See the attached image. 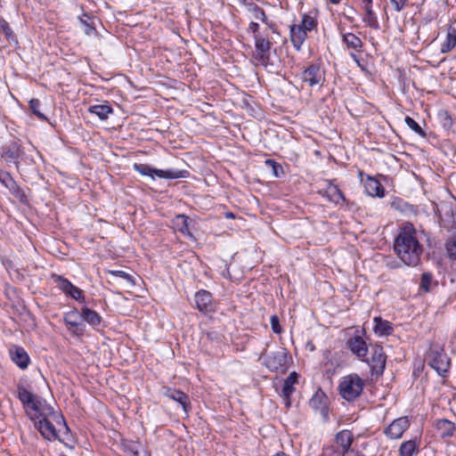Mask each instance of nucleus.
Instances as JSON below:
<instances>
[{
  "label": "nucleus",
  "mask_w": 456,
  "mask_h": 456,
  "mask_svg": "<svg viewBox=\"0 0 456 456\" xmlns=\"http://www.w3.org/2000/svg\"><path fill=\"white\" fill-rule=\"evenodd\" d=\"M374 331L379 336H387L393 332V325L388 321H384L380 317L374 318Z\"/></svg>",
  "instance_id": "29"
},
{
  "label": "nucleus",
  "mask_w": 456,
  "mask_h": 456,
  "mask_svg": "<svg viewBox=\"0 0 456 456\" xmlns=\"http://www.w3.org/2000/svg\"><path fill=\"white\" fill-rule=\"evenodd\" d=\"M405 123L417 134H419V136H421L423 138L426 137L427 134H426L425 131L421 128V126L412 118L407 116L405 118Z\"/></svg>",
  "instance_id": "41"
},
{
  "label": "nucleus",
  "mask_w": 456,
  "mask_h": 456,
  "mask_svg": "<svg viewBox=\"0 0 456 456\" xmlns=\"http://www.w3.org/2000/svg\"><path fill=\"white\" fill-rule=\"evenodd\" d=\"M438 118L444 127L449 128L452 126V117L447 110H439Z\"/></svg>",
  "instance_id": "45"
},
{
  "label": "nucleus",
  "mask_w": 456,
  "mask_h": 456,
  "mask_svg": "<svg viewBox=\"0 0 456 456\" xmlns=\"http://www.w3.org/2000/svg\"><path fill=\"white\" fill-rule=\"evenodd\" d=\"M0 30L3 31L7 39H13V32L9 27L8 22L0 18Z\"/></svg>",
  "instance_id": "47"
},
{
  "label": "nucleus",
  "mask_w": 456,
  "mask_h": 456,
  "mask_svg": "<svg viewBox=\"0 0 456 456\" xmlns=\"http://www.w3.org/2000/svg\"><path fill=\"white\" fill-rule=\"evenodd\" d=\"M410 420L407 417H400L392 421L385 430L384 434L390 439H399L409 428Z\"/></svg>",
  "instance_id": "12"
},
{
  "label": "nucleus",
  "mask_w": 456,
  "mask_h": 456,
  "mask_svg": "<svg viewBox=\"0 0 456 456\" xmlns=\"http://www.w3.org/2000/svg\"><path fill=\"white\" fill-rule=\"evenodd\" d=\"M360 1H361V4L373 2V0H360Z\"/></svg>",
  "instance_id": "63"
},
{
  "label": "nucleus",
  "mask_w": 456,
  "mask_h": 456,
  "mask_svg": "<svg viewBox=\"0 0 456 456\" xmlns=\"http://www.w3.org/2000/svg\"><path fill=\"white\" fill-rule=\"evenodd\" d=\"M330 2L334 4H338L341 2V0H330Z\"/></svg>",
  "instance_id": "61"
},
{
  "label": "nucleus",
  "mask_w": 456,
  "mask_h": 456,
  "mask_svg": "<svg viewBox=\"0 0 456 456\" xmlns=\"http://www.w3.org/2000/svg\"><path fill=\"white\" fill-rule=\"evenodd\" d=\"M67 295L79 302L86 301L83 290L76 287L75 285H72L71 289L69 290Z\"/></svg>",
  "instance_id": "44"
},
{
  "label": "nucleus",
  "mask_w": 456,
  "mask_h": 456,
  "mask_svg": "<svg viewBox=\"0 0 456 456\" xmlns=\"http://www.w3.org/2000/svg\"><path fill=\"white\" fill-rule=\"evenodd\" d=\"M273 456H289V455H288V454H286V453H285V452H281L276 453V454H275V455H273Z\"/></svg>",
  "instance_id": "60"
},
{
  "label": "nucleus",
  "mask_w": 456,
  "mask_h": 456,
  "mask_svg": "<svg viewBox=\"0 0 456 456\" xmlns=\"http://www.w3.org/2000/svg\"><path fill=\"white\" fill-rule=\"evenodd\" d=\"M254 64L264 66L268 72L281 74L282 71V59H255Z\"/></svg>",
  "instance_id": "24"
},
{
  "label": "nucleus",
  "mask_w": 456,
  "mask_h": 456,
  "mask_svg": "<svg viewBox=\"0 0 456 456\" xmlns=\"http://www.w3.org/2000/svg\"><path fill=\"white\" fill-rule=\"evenodd\" d=\"M263 362L271 371L284 372L288 368V354L285 348L276 352L265 354L263 356Z\"/></svg>",
  "instance_id": "6"
},
{
  "label": "nucleus",
  "mask_w": 456,
  "mask_h": 456,
  "mask_svg": "<svg viewBox=\"0 0 456 456\" xmlns=\"http://www.w3.org/2000/svg\"><path fill=\"white\" fill-rule=\"evenodd\" d=\"M63 322L68 327L69 331L72 334L79 336L85 331V324L83 323L80 312L77 308L65 313L63 315Z\"/></svg>",
  "instance_id": "9"
},
{
  "label": "nucleus",
  "mask_w": 456,
  "mask_h": 456,
  "mask_svg": "<svg viewBox=\"0 0 456 456\" xmlns=\"http://www.w3.org/2000/svg\"><path fill=\"white\" fill-rule=\"evenodd\" d=\"M399 265H391V268H395V267H398Z\"/></svg>",
  "instance_id": "64"
},
{
  "label": "nucleus",
  "mask_w": 456,
  "mask_h": 456,
  "mask_svg": "<svg viewBox=\"0 0 456 456\" xmlns=\"http://www.w3.org/2000/svg\"><path fill=\"white\" fill-rule=\"evenodd\" d=\"M226 217H228V218H234V215L232 212H230V213L226 214Z\"/></svg>",
  "instance_id": "62"
},
{
  "label": "nucleus",
  "mask_w": 456,
  "mask_h": 456,
  "mask_svg": "<svg viewBox=\"0 0 456 456\" xmlns=\"http://www.w3.org/2000/svg\"><path fill=\"white\" fill-rule=\"evenodd\" d=\"M88 111L96 115L101 120H106L109 118V115L113 112V109L108 102H104L102 104L91 105L88 108Z\"/></svg>",
  "instance_id": "26"
},
{
  "label": "nucleus",
  "mask_w": 456,
  "mask_h": 456,
  "mask_svg": "<svg viewBox=\"0 0 456 456\" xmlns=\"http://www.w3.org/2000/svg\"><path fill=\"white\" fill-rule=\"evenodd\" d=\"M294 390H295V388H294L293 381H289V382L284 381L281 393H282V396L286 400L285 404L287 407H289L290 405V395H292Z\"/></svg>",
  "instance_id": "40"
},
{
  "label": "nucleus",
  "mask_w": 456,
  "mask_h": 456,
  "mask_svg": "<svg viewBox=\"0 0 456 456\" xmlns=\"http://www.w3.org/2000/svg\"><path fill=\"white\" fill-rule=\"evenodd\" d=\"M322 79V74L318 65H310L303 73V80L311 86L318 85Z\"/></svg>",
  "instance_id": "22"
},
{
  "label": "nucleus",
  "mask_w": 456,
  "mask_h": 456,
  "mask_svg": "<svg viewBox=\"0 0 456 456\" xmlns=\"http://www.w3.org/2000/svg\"><path fill=\"white\" fill-rule=\"evenodd\" d=\"M109 273L113 277H118V278H121L122 280L126 281L127 285L130 287H133L135 284L133 276L124 271L111 270V271H109Z\"/></svg>",
  "instance_id": "39"
},
{
  "label": "nucleus",
  "mask_w": 456,
  "mask_h": 456,
  "mask_svg": "<svg viewBox=\"0 0 456 456\" xmlns=\"http://www.w3.org/2000/svg\"><path fill=\"white\" fill-rule=\"evenodd\" d=\"M354 63H355L361 69L366 73H370L369 69L368 59H353Z\"/></svg>",
  "instance_id": "51"
},
{
  "label": "nucleus",
  "mask_w": 456,
  "mask_h": 456,
  "mask_svg": "<svg viewBox=\"0 0 456 456\" xmlns=\"http://www.w3.org/2000/svg\"><path fill=\"white\" fill-rule=\"evenodd\" d=\"M51 279L53 280V283H55L56 286L66 295L73 285L68 279L56 273H52Z\"/></svg>",
  "instance_id": "34"
},
{
  "label": "nucleus",
  "mask_w": 456,
  "mask_h": 456,
  "mask_svg": "<svg viewBox=\"0 0 456 456\" xmlns=\"http://www.w3.org/2000/svg\"><path fill=\"white\" fill-rule=\"evenodd\" d=\"M418 444L413 440L403 442L399 448L400 456H412L418 452Z\"/></svg>",
  "instance_id": "32"
},
{
  "label": "nucleus",
  "mask_w": 456,
  "mask_h": 456,
  "mask_svg": "<svg viewBox=\"0 0 456 456\" xmlns=\"http://www.w3.org/2000/svg\"><path fill=\"white\" fill-rule=\"evenodd\" d=\"M62 423H63V431L60 430L59 437H56V440H59L61 443H62L65 446L69 448H73V445L71 443H73V436L70 432L69 428L68 427L64 418L61 416Z\"/></svg>",
  "instance_id": "31"
},
{
  "label": "nucleus",
  "mask_w": 456,
  "mask_h": 456,
  "mask_svg": "<svg viewBox=\"0 0 456 456\" xmlns=\"http://www.w3.org/2000/svg\"><path fill=\"white\" fill-rule=\"evenodd\" d=\"M129 451L131 452L130 456H151L150 453L145 450L139 452L138 449L135 448V445L131 446Z\"/></svg>",
  "instance_id": "53"
},
{
  "label": "nucleus",
  "mask_w": 456,
  "mask_h": 456,
  "mask_svg": "<svg viewBox=\"0 0 456 456\" xmlns=\"http://www.w3.org/2000/svg\"><path fill=\"white\" fill-rule=\"evenodd\" d=\"M271 327L273 331L275 334H281V327L280 325V320L279 317L276 314H273L270 318Z\"/></svg>",
  "instance_id": "49"
},
{
  "label": "nucleus",
  "mask_w": 456,
  "mask_h": 456,
  "mask_svg": "<svg viewBox=\"0 0 456 456\" xmlns=\"http://www.w3.org/2000/svg\"><path fill=\"white\" fill-rule=\"evenodd\" d=\"M432 281V274L430 273H423L420 278L419 288L425 292L430 291Z\"/></svg>",
  "instance_id": "43"
},
{
  "label": "nucleus",
  "mask_w": 456,
  "mask_h": 456,
  "mask_svg": "<svg viewBox=\"0 0 456 456\" xmlns=\"http://www.w3.org/2000/svg\"><path fill=\"white\" fill-rule=\"evenodd\" d=\"M364 381L357 374H350L341 379L338 385L339 395L346 401H354L363 390Z\"/></svg>",
  "instance_id": "3"
},
{
  "label": "nucleus",
  "mask_w": 456,
  "mask_h": 456,
  "mask_svg": "<svg viewBox=\"0 0 456 456\" xmlns=\"http://www.w3.org/2000/svg\"><path fill=\"white\" fill-rule=\"evenodd\" d=\"M1 158L7 165L13 164L20 171L21 164L30 166L34 164L33 157L28 155L25 149L18 142H11L1 148Z\"/></svg>",
  "instance_id": "2"
},
{
  "label": "nucleus",
  "mask_w": 456,
  "mask_h": 456,
  "mask_svg": "<svg viewBox=\"0 0 456 456\" xmlns=\"http://www.w3.org/2000/svg\"><path fill=\"white\" fill-rule=\"evenodd\" d=\"M361 9L363 12L362 18V22H364L366 26L370 27V28L379 30L380 26L377 14L373 11V2L361 4Z\"/></svg>",
  "instance_id": "16"
},
{
  "label": "nucleus",
  "mask_w": 456,
  "mask_h": 456,
  "mask_svg": "<svg viewBox=\"0 0 456 456\" xmlns=\"http://www.w3.org/2000/svg\"><path fill=\"white\" fill-rule=\"evenodd\" d=\"M343 40L348 48L354 49L355 52H358L362 47L361 39L353 33H347L343 36Z\"/></svg>",
  "instance_id": "35"
},
{
  "label": "nucleus",
  "mask_w": 456,
  "mask_h": 456,
  "mask_svg": "<svg viewBox=\"0 0 456 456\" xmlns=\"http://www.w3.org/2000/svg\"><path fill=\"white\" fill-rule=\"evenodd\" d=\"M207 337L210 340L219 341L221 339L219 333H217L216 331H208Z\"/></svg>",
  "instance_id": "54"
},
{
  "label": "nucleus",
  "mask_w": 456,
  "mask_h": 456,
  "mask_svg": "<svg viewBox=\"0 0 456 456\" xmlns=\"http://www.w3.org/2000/svg\"><path fill=\"white\" fill-rule=\"evenodd\" d=\"M456 45V28L452 25L448 26L446 29V37L441 45V53H446L450 52Z\"/></svg>",
  "instance_id": "27"
},
{
  "label": "nucleus",
  "mask_w": 456,
  "mask_h": 456,
  "mask_svg": "<svg viewBox=\"0 0 456 456\" xmlns=\"http://www.w3.org/2000/svg\"><path fill=\"white\" fill-rule=\"evenodd\" d=\"M17 396L24 407L32 411H39L41 408V398L28 391L23 385L19 384Z\"/></svg>",
  "instance_id": "11"
},
{
  "label": "nucleus",
  "mask_w": 456,
  "mask_h": 456,
  "mask_svg": "<svg viewBox=\"0 0 456 456\" xmlns=\"http://www.w3.org/2000/svg\"><path fill=\"white\" fill-rule=\"evenodd\" d=\"M353 443V433L350 430L344 429L336 434L333 444L329 445V447H333L340 455L346 456V453L354 451L351 448Z\"/></svg>",
  "instance_id": "8"
},
{
  "label": "nucleus",
  "mask_w": 456,
  "mask_h": 456,
  "mask_svg": "<svg viewBox=\"0 0 456 456\" xmlns=\"http://www.w3.org/2000/svg\"><path fill=\"white\" fill-rule=\"evenodd\" d=\"M164 395L167 398L177 402L182 406L183 410L185 412H188L189 408H191V403L189 396L181 390L168 387L166 389Z\"/></svg>",
  "instance_id": "18"
},
{
  "label": "nucleus",
  "mask_w": 456,
  "mask_h": 456,
  "mask_svg": "<svg viewBox=\"0 0 456 456\" xmlns=\"http://www.w3.org/2000/svg\"><path fill=\"white\" fill-rule=\"evenodd\" d=\"M328 396L319 388L309 401L310 407L319 411L324 421H329Z\"/></svg>",
  "instance_id": "10"
},
{
  "label": "nucleus",
  "mask_w": 456,
  "mask_h": 456,
  "mask_svg": "<svg viewBox=\"0 0 456 456\" xmlns=\"http://www.w3.org/2000/svg\"><path fill=\"white\" fill-rule=\"evenodd\" d=\"M134 169L140 173L142 175H148L154 178V175L159 178L164 179H177L186 178L189 175L187 170H177V169H158L146 164H134Z\"/></svg>",
  "instance_id": "4"
},
{
  "label": "nucleus",
  "mask_w": 456,
  "mask_h": 456,
  "mask_svg": "<svg viewBox=\"0 0 456 456\" xmlns=\"http://www.w3.org/2000/svg\"><path fill=\"white\" fill-rule=\"evenodd\" d=\"M446 253L449 258L456 260V241L449 240L445 243Z\"/></svg>",
  "instance_id": "48"
},
{
  "label": "nucleus",
  "mask_w": 456,
  "mask_h": 456,
  "mask_svg": "<svg viewBox=\"0 0 456 456\" xmlns=\"http://www.w3.org/2000/svg\"><path fill=\"white\" fill-rule=\"evenodd\" d=\"M80 315L82 321L86 322L94 329H98L102 324V319L101 315L87 306L81 308Z\"/></svg>",
  "instance_id": "23"
},
{
  "label": "nucleus",
  "mask_w": 456,
  "mask_h": 456,
  "mask_svg": "<svg viewBox=\"0 0 456 456\" xmlns=\"http://www.w3.org/2000/svg\"><path fill=\"white\" fill-rule=\"evenodd\" d=\"M189 221L190 218L187 216L177 215L174 219V224L177 231L189 238H193V235L189 229Z\"/></svg>",
  "instance_id": "30"
},
{
  "label": "nucleus",
  "mask_w": 456,
  "mask_h": 456,
  "mask_svg": "<svg viewBox=\"0 0 456 456\" xmlns=\"http://www.w3.org/2000/svg\"><path fill=\"white\" fill-rule=\"evenodd\" d=\"M364 188L367 194L371 197L383 198L385 196L383 185L374 177L368 176L364 183Z\"/></svg>",
  "instance_id": "21"
},
{
  "label": "nucleus",
  "mask_w": 456,
  "mask_h": 456,
  "mask_svg": "<svg viewBox=\"0 0 456 456\" xmlns=\"http://www.w3.org/2000/svg\"><path fill=\"white\" fill-rule=\"evenodd\" d=\"M253 12L255 14L256 19H259L263 21L266 20V16L263 9H261L256 4H253Z\"/></svg>",
  "instance_id": "52"
},
{
  "label": "nucleus",
  "mask_w": 456,
  "mask_h": 456,
  "mask_svg": "<svg viewBox=\"0 0 456 456\" xmlns=\"http://www.w3.org/2000/svg\"><path fill=\"white\" fill-rule=\"evenodd\" d=\"M42 418H48V416L54 414L53 408L50 405L45 404L41 400V408L39 411H35Z\"/></svg>",
  "instance_id": "46"
},
{
  "label": "nucleus",
  "mask_w": 456,
  "mask_h": 456,
  "mask_svg": "<svg viewBox=\"0 0 456 456\" xmlns=\"http://www.w3.org/2000/svg\"><path fill=\"white\" fill-rule=\"evenodd\" d=\"M348 348L362 361L367 356L368 347L362 338L356 336L347 340Z\"/></svg>",
  "instance_id": "19"
},
{
  "label": "nucleus",
  "mask_w": 456,
  "mask_h": 456,
  "mask_svg": "<svg viewBox=\"0 0 456 456\" xmlns=\"http://www.w3.org/2000/svg\"><path fill=\"white\" fill-rule=\"evenodd\" d=\"M248 29L253 33H256L258 29V24L256 22H251L249 24Z\"/></svg>",
  "instance_id": "57"
},
{
  "label": "nucleus",
  "mask_w": 456,
  "mask_h": 456,
  "mask_svg": "<svg viewBox=\"0 0 456 456\" xmlns=\"http://www.w3.org/2000/svg\"><path fill=\"white\" fill-rule=\"evenodd\" d=\"M41 102L38 99H31L29 101V110L40 120H47L45 115L40 110Z\"/></svg>",
  "instance_id": "36"
},
{
  "label": "nucleus",
  "mask_w": 456,
  "mask_h": 456,
  "mask_svg": "<svg viewBox=\"0 0 456 456\" xmlns=\"http://www.w3.org/2000/svg\"><path fill=\"white\" fill-rule=\"evenodd\" d=\"M403 208L402 209L403 211H409V212H412V213L416 212V208L413 205H411V204H409L407 202H403Z\"/></svg>",
  "instance_id": "55"
},
{
  "label": "nucleus",
  "mask_w": 456,
  "mask_h": 456,
  "mask_svg": "<svg viewBox=\"0 0 456 456\" xmlns=\"http://www.w3.org/2000/svg\"><path fill=\"white\" fill-rule=\"evenodd\" d=\"M94 31H95L94 27H92L88 24H86V28H85L86 34L91 35Z\"/></svg>",
  "instance_id": "58"
},
{
  "label": "nucleus",
  "mask_w": 456,
  "mask_h": 456,
  "mask_svg": "<svg viewBox=\"0 0 456 456\" xmlns=\"http://www.w3.org/2000/svg\"><path fill=\"white\" fill-rule=\"evenodd\" d=\"M298 25L301 26L305 29V31L307 33V31H311L315 28L316 20L314 18L305 14L303 16L301 24H298Z\"/></svg>",
  "instance_id": "42"
},
{
  "label": "nucleus",
  "mask_w": 456,
  "mask_h": 456,
  "mask_svg": "<svg viewBox=\"0 0 456 456\" xmlns=\"http://www.w3.org/2000/svg\"><path fill=\"white\" fill-rule=\"evenodd\" d=\"M51 279L53 280V283H55L56 286L66 295L73 285L68 279L56 273H52Z\"/></svg>",
  "instance_id": "33"
},
{
  "label": "nucleus",
  "mask_w": 456,
  "mask_h": 456,
  "mask_svg": "<svg viewBox=\"0 0 456 456\" xmlns=\"http://www.w3.org/2000/svg\"><path fill=\"white\" fill-rule=\"evenodd\" d=\"M446 59H442L441 61H427V62L432 66V67H438L440 63H442L443 61H444Z\"/></svg>",
  "instance_id": "59"
},
{
  "label": "nucleus",
  "mask_w": 456,
  "mask_h": 456,
  "mask_svg": "<svg viewBox=\"0 0 456 456\" xmlns=\"http://www.w3.org/2000/svg\"><path fill=\"white\" fill-rule=\"evenodd\" d=\"M284 381H293V385L297 381V374L293 371L291 372Z\"/></svg>",
  "instance_id": "56"
},
{
  "label": "nucleus",
  "mask_w": 456,
  "mask_h": 456,
  "mask_svg": "<svg viewBox=\"0 0 456 456\" xmlns=\"http://www.w3.org/2000/svg\"><path fill=\"white\" fill-rule=\"evenodd\" d=\"M290 37L294 46L298 50L306 37V32L299 25H293L290 28Z\"/></svg>",
  "instance_id": "28"
},
{
  "label": "nucleus",
  "mask_w": 456,
  "mask_h": 456,
  "mask_svg": "<svg viewBox=\"0 0 456 456\" xmlns=\"http://www.w3.org/2000/svg\"><path fill=\"white\" fill-rule=\"evenodd\" d=\"M265 164L266 167H270L272 168L274 177H281L284 174L282 166L276 162L274 159H267L265 161Z\"/></svg>",
  "instance_id": "38"
},
{
  "label": "nucleus",
  "mask_w": 456,
  "mask_h": 456,
  "mask_svg": "<svg viewBox=\"0 0 456 456\" xmlns=\"http://www.w3.org/2000/svg\"><path fill=\"white\" fill-rule=\"evenodd\" d=\"M370 350V359H364L363 361L368 362L373 374L380 376L386 368L387 355L383 347L379 345L371 346Z\"/></svg>",
  "instance_id": "7"
},
{
  "label": "nucleus",
  "mask_w": 456,
  "mask_h": 456,
  "mask_svg": "<svg viewBox=\"0 0 456 456\" xmlns=\"http://www.w3.org/2000/svg\"><path fill=\"white\" fill-rule=\"evenodd\" d=\"M0 183L4 185L10 192L17 198L21 199L25 196L23 191L12 178L11 174L4 170H0Z\"/></svg>",
  "instance_id": "17"
},
{
  "label": "nucleus",
  "mask_w": 456,
  "mask_h": 456,
  "mask_svg": "<svg viewBox=\"0 0 456 456\" xmlns=\"http://www.w3.org/2000/svg\"><path fill=\"white\" fill-rule=\"evenodd\" d=\"M325 183L326 187L319 191V193L322 197L327 198L330 202H333L336 205L342 206L347 202L343 192L332 183V181L326 180Z\"/></svg>",
  "instance_id": "13"
},
{
  "label": "nucleus",
  "mask_w": 456,
  "mask_h": 456,
  "mask_svg": "<svg viewBox=\"0 0 456 456\" xmlns=\"http://www.w3.org/2000/svg\"><path fill=\"white\" fill-rule=\"evenodd\" d=\"M36 428L41 436L48 441L56 440V437H59L54 425L47 418H42L36 422Z\"/></svg>",
  "instance_id": "15"
},
{
  "label": "nucleus",
  "mask_w": 456,
  "mask_h": 456,
  "mask_svg": "<svg viewBox=\"0 0 456 456\" xmlns=\"http://www.w3.org/2000/svg\"><path fill=\"white\" fill-rule=\"evenodd\" d=\"M9 355L11 360L21 370H26L30 363V358L22 346L17 345L11 346Z\"/></svg>",
  "instance_id": "14"
},
{
  "label": "nucleus",
  "mask_w": 456,
  "mask_h": 456,
  "mask_svg": "<svg viewBox=\"0 0 456 456\" xmlns=\"http://www.w3.org/2000/svg\"><path fill=\"white\" fill-rule=\"evenodd\" d=\"M391 4L395 12H401L408 4V0H390Z\"/></svg>",
  "instance_id": "50"
},
{
  "label": "nucleus",
  "mask_w": 456,
  "mask_h": 456,
  "mask_svg": "<svg viewBox=\"0 0 456 456\" xmlns=\"http://www.w3.org/2000/svg\"><path fill=\"white\" fill-rule=\"evenodd\" d=\"M256 38V48L259 54H261V57H263L265 54H266L270 49V42L268 40H265L263 37H255Z\"/></svg>",
  "instance_id": "37"
},
{
  "label": "nucleus",
  "mask_w": 456,
  "mask_h": 456,
  "mask_svg": "<svg viewBox=\"0 0 456 456\" xmlns=\"http://www.w3.org/2000/svg\"><path fill=\"white\" fill-rule=\"evenodd\" d=\"M428 364L438 375L445 377L451 367V360L443 348L431 347L428 354Z\"/></svg>",
  "instance_id": "5"
},
{
  "label": "nucleus",
  "mask_w": 456,
  "mask_h": 456,
  "mask_svg": "<svg viewBox=\"0 0 456 456\" xmlns=\"http://www.w3.org/2000/svg\"><path fill=\"white\" fill-rule=\"evenodd\" d=\"M422 232L412 224L406 223L399 230L394 241V249L401 261L408 266H417L420 263L423 246L420 243Z\"/></svg>",
  "instance_id": "1"
},
{
  "label": "nucleus",
  "mask_w": 456,
  "mask_h": 456,
  "mask_svg": "<svg viewBox=\"0 0 456 456\" xmlns=\"http://www.w3.org/2000/svg\"><path fill=\"white\" fill-rule=\"evenodd\" d=\"M436 428L442 438L452 436L455 431L454 423L446 419H437L436 421Z\"/></svg>",
  "instance_id": "25"
},
{
  "label": "nucleus",
  "mask_w": 456,
  "mask_h": 456,
  "mask_svg": "<svg viewBox=\"0 0 456 456\" xmlns=\"http://www.w3.org/2000/svg\"><path fill=\"white\" fill-rule=\"evenodd\" d=\"M212 294L208 290H200L195 294L196 306L200 312L208 313L212 311Z\"/></svg>",
  "instance_id": "20"
}]
</instances>
